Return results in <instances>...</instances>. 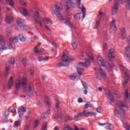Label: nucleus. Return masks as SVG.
Returning <instances> with one entry per match:
<instances>
[{
    "label": "nucleus",
    "mask_w": 130,
    "mask_h": 130,
    "mask_svg": "<svg viewBox=\"0 0 130 130\" xmlns=\"http://www.w3.org/2000/svg\"><path fill=\"white\" fill-rule=\"evenodd\" d=\"M28 78L26 76H23L22 77V82L21 84L23 87V93H25L29 98H33L34 96V86L28 85L27 86V79Z\"/></svg>",
    "instance_id": "f257e3e1"
},
{
    "label": "nucleus",
    "mask_w": 130,
    "mask_h": 130,
    "mask_svg": "<svg viewBox=\"0 0 130 130\" xmlns=\"http://www.w3.org/2000/svg\"><path fill=\"white\" fill-rule=\"evenodd\" d=\"M117 105L120 109V111L117 110L116 109H114V115H118L119 114L122 117L124 118L125 117L124 112H126L128 110L127 106L122 101L117 102Z\"/></svg>",
    "instance_id": "f03ea898"
},
{
    "label": "nucleus",
    "mask_w": 130,
    "mask_h": 130,
    "mask_svg": "<svg viewBox=\"0 0 130 130\" xmlns=\"http://www.w3.org/2000/svg\"><path fill=\"white\" fill-rule=\"evenodd\" d=\"M74 58L71 56H68L64 52H63V55L61 56V61L63 62H59L57 63V66L58 68H61V67H68L70 66V63L73 61Z\"/></svg>",
    "instance_id": "7ed1b4c3"
},
{
    "label": "nucleus",
    "mask_w": 130,
    "mask_h": 130,
    "mask_svg": "<svg viewBox=\"0 0 130 130\" xmlns=\"http://www.w3.org/2000/svg\"><path fill=\"white\" fill-rule=\"evenodd\" d=\"M61 4L60 3L56 4L55 7L52 8L51 11L53 12L57 18L60 20V21H66V19L62 17V15L60 13V11H62V8L60 7Z\"/></svg>",
    "instance_id": "20e7f679"
},
{
    "label": "nucleus",
    "mask_w": 130,
    "mask_h": 130,
    "mask_svg": "<svg viewBox=\"0 0 130 130\" xmlns=\"http://www.w3.org/2000/svg\"><path fill=\"white\" fill-rule=\"evenodd\" d=\"M74 5H75V3L73 2V0H67L64 4V7H67L65 11L66 18L67 20H72V15L69 14V10L74 8Z\"/></svg>",
    "instance_id": "39448f33"
},
{
    "label": "nucleus",
    "mask_w": 130,
    "mask_h": 130,
    "mask_svg": "<svg viewBox=\"0 0 130 130\" xmlns=\"http://www.w3.org/2000/svg\"><path fill=\"white\" fill-rule=\"evenodd\" d=\"M119 68L120 71L124 72L125 76L124 79L125 81L123 83V86H126V84H127L129 81V76H128V73H129V71H128V70H127V69L122 65H120Z\"/></svg>",
    "instance_id": "423d86ee"
},
{
    "label": "nucleus",
    "mask_w": 130,
    "mask_h": 130,
    "mask_svg": "<svg viewBox=\"0 0 130 130\" xmlns=\"http://www.w3.org/2000/svg\"><path fill=\"white\" fill-rule=\"evenodd\" d=\"M81 114H82V116H85V117H88V116H96L97 115V113L93 112H91L87 110H83Z\"/></svg>",
    "instance_id": "0eeeda50"
},
{
    "label": "nucleus",
    "mask_w": 130,
    "mask_h": 130,
    "mask_svg": "<svg viewBox=\"0 0 130 130\" xmlns=\"http://www.w3.org/2000/svg\"><path fill=\"white\" fill-rule=\"evenodd\" d=\"M80 67H85V68H89L91 66V61L89 59H85L84 62H79L78 63Z\"/></svg>",
    "instance_id": "6e6552de"
},
{
    "label": "nucleus",
    "mask_w": 130,
    "mask_h": 130,
    "mask_svg": "<svg viewBox=\"0 0 130 130\" xmlns=\"http://www.w3.org/2000/svg\"><path fill=\"white\" fill-rule=\"evenodd\" d=\"M98 63L100 67H106V61L101 56H98Z\"/></svg>",
    "instance_id": "1a4fd4ad"
},
{
    "label": "nucleus",
    "mask_w": 130,
    "mask_h": 130,
    "mask_svg": "<svg viewBox=\"0 0 130 130\" xmlns=\"http://www.w3.org/2000/svg\"><path fill=\"white\" fill-rule=\"evenodd\" d=\"M14 111H16V109H15L14 108H13V107H10L8 109V111H6L4 113V118H8L9 117V116L10 115V113L9 112L12 113V112H14Z\"/></svg>",
    "instance_id": "9d476101"
},
{
    "label": "nucleus",
    "mask_w": 130,
    "mask_h": 130,
    "mask_svg": "<svg viewBox=\"0 0 130 130\" xmlns=\"http://www.w3.org/2000/svg\"><path fill=\"white\" fill-rule=\"evenodd\" d=\"M118 9L119 7L118 3H116L115 5H114L112 7V15H116V14H117V12H118Z\"/></svg>",
    "instance_id": "9b49d317"
},
{
    "label": "nucleus",
    "mask_w": 130,
    "mask_h": 130,
    "mask_svg": "<svg viewBox=\"0 0 130 130\" xmlns=\"http://www.w3.org/2000/svg\"><path fill=\"white\" fill-rule=\"evenodd\" d=\"M114 49H111L109 50V60L110 61H112L113 60L114 58H115V56L114 55Z\"/></svg>",
    "instance_id": "f8f14e48"
},
{
    "label": "nucleus",
    "mask_w": 130,
    "mask_h": 130,
    "mask_svg": "<svg viewBox=\"0 0 130 130\" xmlns=\"http://www.w3.org/2000/svg\"><path fill=\"white\" fill-rule=\"evenodd\" d=\"M112 21L111 22V28L113 31H116L117 27H116V20L114 18H112Z\"/></svg>",
    "instance_id": "ddd939ff"
},
{
    "label": "nucleus",
    "mask_w": 130,
    "mask_h": 130,
    "mask_svg": "<svg viewBox=\"0 0 130 130\" xmlns=\"http://www.w3.org/2000/svg\"><path fill=\"white\" fill-rule=\"evenodd\" d=\"M68 78L71 81H79L80 78L79 76H78V74L77 73L74 74L73 75H69Z\"/></svg>",
    "instance_id": "4468645a"
},
{
    "label": "nucleus",
    "mask_w": 130,
    "mask_h": 130,
    "mask_svg": "<svg viewBox=\"0 0 130 130\" xmlns=\"http://www.w3.org/2000/svg\"><path fill=\"white\" fill-rule=\"evenodd\" d=\"M27 111V109L26 108L21 106L19 108H18V112L19 114V117H21L23 114H24V112H26Z\"/></svg>",
    "instance_id": "2eb2a0df"
},
{
    "label": "nucleus",
    "mask_w": 130,
    "mask_h": 130,
    "mask_svg": "<svg viewBox=\"0 0 130 130\" xmlns=\"http://www.w3.org/2000/svg\"><path fill=\"white\" fill-rule=\"evenodd\" d=\"M21 78H19L15 82V88L16 91H20L21 89Z\"/></svg>",
    "instance_id": "dca6fc26"
},
{
    "label": "nucleus",
    "mask_w": 130,
    "mask_h": 130,
    "mask_svg": "<svg viewBox=\"0 0 130 130\" xmlns=\"http://www.w3.org/2000/svg\"><path fill=\"white\" fill-rule=\"evenodd\" d=\"M14 85V78L13 77H11L10 79L8 81V89L9 90H11L12 89V87Z\"/></svg>",
    "instance_id": "f3484780"
},
{
    "label": "nucleus",
    "mask_w": 130,
    "mask_h": 130,
    "mask_svg": "<svg viewBox=\"0 0 130 130\" xmlns=\"http://www.w3.org/2000/svg\"><path fill=\"white\" fill-rule=\"evenodd\" d=\"M0 45L2 47H6L5 46L6 45V41H5V39L1 35H0Z\"/></svg>",
    "instance_id": "a211bd4d"
},
{
    "label": "nucleus",
    "mask_w": 130,
    "mask_h": 130,
    "mask_svg": "<svg viewBox=\"0 0 130 130\" xmlns=\"http://www.w3.org/2000/svg\"><path fill=\"white\" fill-rule=\"evenodd\" d=\"M113 68H115V66H114V64H108L106 67L107 71L110 72H112Z\"/></svg>",
    "instance_id": "6ab92c4d"
},
{
    "label": "nucleus",
    "mask_w": 130,
    "mask_h": 130,
    "mask_svg": "<svg viewBox=\"0 0 130 130\" xmlns=\"http://www.w3.org/2000/svg\"><path fill=\"white\" fill-rule=\"evenodd\" d=\"M20 12L21 14H22V15H23V16H24V17H27V16H28V11H27V10H26V9L21 8L20 10Z\"/></svg>",
    "instance_id": "aec40b11"
},
{
    "label": "nucleus",
    "mask_w": 130,
    "mask_h": 130,
    "mask_svg": "<svg viewBox=\"0 0 130 130\" xmlns=\"http://www.w3.org/2000/svg\"><path fill=\"white\" fill-rule=\"evenodd\" d=\"M50 115V110H48L47 112H46L45 113L42 114L41 115V117L42 118H46L48 117Z\"/></svg>",
    "instance_id": "412c9836"
},
{
    "label": "nucleus",
    "mask_w": 130,
    "mask_h": 130,
    "mask_svg": "<svg viewBox=\"0 0 130 130\" xmlns=\"http://www.w3.org/2000/svg\"><path fill=\"white\" fill-rule=\"evenodd\" d=\"M100 71H101V75L102 76L103 79L106 80L107 79V75H106V72L104 71L102 68L99 69Z\"/></svg>",
    "instance_id": "4be33fe9"
},
{
    "label": "nucleus",
    "mask_w": 130,
    "mask_h": 130,
    "mask_svg": "<svg viewBox=\"0 0 130 130\" xmlns=\"http://www.w3.org/2000/svg\"><path fill=\"white\" fill-rule=\"evenodd\" d=\"M6 22L7 24H11L13 22V17L10 15H7L6 16Z\"/></svg>",
    "instance_id": "5701e85b"
},
{
    "label": "nucleus",
    "mask_w": 130,
    "mask_h": 130,
    "mask_svg": "<svg viewBox=\"0 0 130 130\" xmlns=\"http://www.w3.org/2000/svg\"><path fill=\"white\" fill-rule=\"evenodd\" d=\"M21 123H22V121L20 119L16 121L13 125V127H19L21 126Z\"/></svg>",
    "instance_id": "b1692460"
},
{
    "label": "nucleus",
    "mask_w": 130,
    "mask_h": 130,
    "mask_svg": "<svg viewBox=\"0 0 130 130\" xmlns=\"http://www.w3.org/2000/svg\"><path fill=\"white\" fill-rule=\"evenodd\" d=\"M9 40L11 43H18L19 42V39L16 37L10 38Z\"/></svg>",
    "instance_id": "393cba45"
},
{
    "label": "nucleus",
    "mask_w": 130,
    "mask_h": 130,
    "mask_svg": "<svg viewBox=\"0 0 130 130\" xmlns=\"http://www.w3.org/2000/svg\"><path fill=\"white\" fill-rule=\"evenodd\" d=\"M121 31H122L121 38L122 40H124V39L126 38V33L125 32V28H123Z\"/></svg>",
    "instance_id": "a878e982"
},
{
    "label": "nucleus",
    "mask_w": 130,
    "mask_h": 130,
    "mask_svg": "<svg viewBox=\"0 0 130 130\" xmlns=\"http://www.w3.org/2000/svg\"><path fill=\"white\" fill-rule=\"evenodd\" d=\"M74 18L76 21H80L81 18H82V13H79L77 14L74 16Z\"/></svg>",
    "instance_id": "bb28decb"
},
{
    "label": "nucleus",
    "mask_w": 130,
    "mask_h": 130,
    "mask_svg": "<svg viewBox=\"0 0 130 130\" xmlns=\"http://www.w3.org/2000/svg\"><path fill=\"white\" fill-rule=\"evenodd\" d=\"M49 100H50L49 96H48V95H46L45 98V102L47 106H49L50 105V101H49Z\"/></svg>",
    "instance_id": "cd10ccee"
},
{
    "label": "nucleus",
    "mask_w": 130,
    "mask_h": 130,
    "mask_svg": "<svg viewBox=\"0 0 130 130\" xmlns=\"http://www.w3.org/2000/svg\"><path fill=\"white\" fill-rule=\"evenodd\" d=\"M106 127L107 129L112 130L114 128L113 125L109 123H106Z\"/></svg>",
    "instance_id": "c85d7f7f"
},
{
    "label": "nucleus",
    "mask_w": 130,
    "mask_h": 130,
    "mask_svg": "<svg viewBox=\"0 0 130 130\" xmlns=\"http://www.w3.org/2000/svg\"><path fill=\"white\" fill-rule=\"evenodd\" d=\"M125 101H129L130 100V94L128 93V91L126 90L125 93Z\"/></svg>",
    "instance_id": "c756f323"
},
{
    "label": "nucleus",
    "mask_w": 130,
    "mask_h": 130,
    "mask_svg": "<svg viewBox=\"0 0 130 130\" xmlns=\"http://www.w3.org/2000/svg\"><path fill=\"white\" fill-rule=\"evenodd\" d=\"M108 98L110 100L111 102H114V99L113 98V95L111 94V92L110 91L109 92L108 94Z\"/></svg>",
    "instance_id": "7c9ffc66"
},
{
    "label": "nucleus",
    "mask_w": 130,
    "mask_h": 130,
    "mask_svg": "<svg viewBox=\"0 0 130 130\" xmlns=\"http://www.w3.org/2000/svg\"><path fill=\"white\" fill-rule=\"evenodd\" d=\"M42 22H44V23H47V24H50V25H52V21L50 20V19L48 18H45L44 19H42Z\"/></svg>",
    "instance_id": "2f4dec72"
},
{
    "label": "nucleus",
    "mask_w": 130,
    "mask_h": 130,
    "mask_svg": "<svg viewBox=\"0 0 130 130\" xmlns=\"http://www.w3.org/2000/svg\"><path fill=\"white\" fill-rule=\"evenodd\" d=\"M49 59V57L46 56L45 58L42 57H39L38 58V61L40 62L41 61H45L46 60H48Z\"/></svg>",
    "instance_id": "473e14b6"
},
{
    "label": "nucleus",
    "mask_w": 130,
    "mask_h": 130,
    "mask_svg": "<svg viewBox=\"0 0 130 130\" xmlns=\"http://www.w3.org/2000/svg\"><path fill=\"white\" fill-rule=\"evenodd\" d=\"M18 38L21 42H25L26 41V38L24 37L23 35H20Z\"/></svg>",
    "instance_id": "72a5a7b5"
},
{
    "label": "nucleus",
    "mask_w": 130,
    "mask_h": 130,
    "mask_svg": "<svg viewBox=\"0 0 130 130\" xmlns=\"http://www.w3.org/2000/svg\"><path fill=\"white\" fill-rule=\"evenodd\" d=\"M83 117V115L82 114V113H79L78 114V115H75L74 116V119H75V120L78 121L79 120V119L80 118V117Z\"/></svg>",
    "instance_id": "f704fd0d"
},
{
    "label": "nucleus",
    "mask_w": 130,
    "mask_h": 130,
    "mask_svg": "<svg viewBox=\"0 0 130 130\" xmlns=\"http://www.w3.org/2000/svg\"><path fill=\"white\" fill-rule=\"evenodd\" d=\"M81 84L83 87V89H85V90H87L88 86V84L87 83L81 81Z\"/></svg>",
    "instance_id": "c9c22d12"
},
{
    "label": "nucleus",
    "mask_w": 130,
    "mask_h": 130,
    "mask_svg": "<svg viewBox=\"0 0 130 130\" xmlns=\"http://www.w3.org/2000/svg\"><path fill=\"white\" fill-rule=\"evenodd\" d=\"M81 11L83 15L82 19H84L86 17V8L85 7L81 8Z\"/></svg>",
    "instance_id": "e433bc0d"
},
{
    "label": "nucleus",
    "mask_w": 130,
    "mask_h": 130,
    "mask_svg": "<svg viewBox=\"0 0 130 130\" xmlns=\"http://www.w3.org/2000/svg\"><path fill=\"white\" fill-rule=\"evenodd\" d=\"M77 71L79 76H83V74L82 73V72H83V71L84 70L82 68H77Z\"/></svg>",
    "instance_id": "4c0bfd02"
},
{
    "label": "nucleus",
    "mask_w": 130,
    "mask_h": 130,
    "mask_svg": "<svg viewBox=\"0 0 130 130\" xmlns=\"http://www.w3.org/2000/svg\"><path fill=\"white\" fill-rule=\"evenodd\" d=\"M16 60L15 59V58L13 56H12L10 57L9 60V62L11 63V64H15Z\"/></svg>",
    "instance_id": "58836bf2"
},
{
    "label": "nucleus",
    "mask_w": 130,
    "mask_h": 130,
    "mask_svg": "<svg viewBox=\"0 0 130 130\" xmlns=\"http://www.w3.org/2000/svg\"><path fill=\"white\" fill-rule=\"evenodd\" d=\"M35 23H36V24H37L38 25H39V26H40V27H42V26H43L42 25V22H41V21H40V20H39V19H35Z\"/></svg>",
    "instance_id": "ea45409f"
},
{
    "label": "nucleus",
    "mask_w": 130,
    "mask_h": 130,
    "mask_svg": "<svg viewBox=\"0 0 130 130\" xmlns=\"http://www.w3.org/2000/svg\"><path fill=\"white\" fill-rule=\"evenodd\" d=\"M21 62L24 67H26L27 66V58H23Z\"/></svg>",
    "instance_id": "a19ab883"
},
{
    "label": "nucleus",
    "mask_w": 130,
    "mask_h": 130,
    "mask_svg": "<svg viewBox=\"0 0 130 130\" xmlns=\"http://www.w3.org/2000/svg\"><path fill=\"white\" fill-rule=\"evenodd\" d=\"M34 17L35 18V20H38V19H39L40 18L39 12H35Z\"/></svg>",
    "instance_id": "79ce46f5"
},
{
    "label": "nucleus",
    "mask_w": 130,
    "mask_h": 130,
    "mask_svg": "<svg viewBox=\"0 0 130 130\" xmlns=\"http://www.w3.org/2000/svg\"><path fill=\"white\" fill-rule=\"evenodd\" d=\"M2 2L4 0H1ZM6 2H9L10 3L8 4L9 6H10L11 8H14V2H13V0H6Z\"/></svg>",
    "instance_id": "37998d69"
},
{
    "label": "nucleus",
    "mask_w": 130,
    "mask_h": 130,
    "mask_svg": "<svg viewBox=\"0 0 130 130\" xmlns=\"http://www.w3.org/2000/svg\"><path fill=\"white\" fill-rule=\"evenodd\" d=\"M44 51V49L42 48L38 50V49L35 50V53L37 54V53H41V52H43Z\"/></svg>",
    "instance_id": "c03bdc74"
},
{
    "label": "nucleus",
    "mask_w": 130,
    "mask_h": 130,
    "mask_svg": "<svg viewBox=\"0 0 130 130\" xmlns=\"http://www.w3.org/2000/svg\"><path fill=\"white\" fill-rule=\"evenodd\" d=\"M25 23V21L22 19H18L17 21L18 25H23Z\"/></svg>",
    "instance_id": "a18cd8bd"
},
{
    "label": "nucleus",
    "mask_w": 130,
    "mask_h": 130,
    "mask_svg": "<svg viewBox=\"0 0 130 130\" xmlns=\"http://www.w3.org/2000/svg\"><path fill=\"white\" fill-rule=\"evenodd\" d=\"M125 53H126V54H125L126 57L127 54H128V55L130 56V47H129V46L126 48Z\"/></svg>",
    "instance_id": "49530a36"
},
{
    "label": "nucleus",
    "mask_w": 130,
    "mask_h": 130,
    "mask_svg": "<svg viewBox=\"0 0 130 130\" xmlns=\"http://www.w3.org/2000/svg\"><path fill=\"white\" fill-rule=\"evenodd\" d=\"M68 129V130H73L72 127H70V126L67 124H64V127L63 130Z\"/></svg>",
    "instance_id": "de8ad7c7"
},
{
    "label": "nucleus",
    "mask_w": 130,
    "mask_h": 130,
    "mask_svg": "<svg viewBox=\"0 0 130 130\" xmlns=\"http://www.w3.org/2000/svg\"><path fill=\"white\" fill-rule=\"evenodd\" d=\"M42 130H47V122H45L43 125Z\"/></svg>",
    "instance_id": "09e8293b"
},
{
    "label": "nucleus",
    "mask_w": 130,
    "mask_h": 130,
    "mask_svg": "<svg viewBox=\"0 0 130 130\" xmlns=\"http://www.w3.org/2000/svg\"><path fill=\"white\" fill-rule=\"evenodd\" d=\"M6 31H7V35H8V36H10L12 32V28H11V27H9L7 29Z\"/></svg>",
    "instance_id": "8fccbe9b"
},
{
    "label": "nucleus",
    "mask_w": 130,
    "mask_h": 130,
    "mask_svg": "<svg viewBox=\"0 0 130 130\" xmlns=\"http://www.w3.org/2000/svg\"><path fill=\"white\" fill-rule=\"evenodd\" d=\"M8 49V47H4L3 48H0V54H2L3 52H4V50H7Z\"/></svg>",
    "instance_id": "3c124183"
},
{
    "label": "nucleus",
    "mask_w": 130,
    "mask_h": 130,
    "mask_svg": "<svg viewBox=\"0 0 130 130\" xmlns=\"http://www.w3.org/2000/svg\"><path fill=\"white\" fill-rule=\"evenodd\" d=\"M81 0H77L76 5L78 9H81V7H80V6H81Z\"/></svg>",
    "instance_id": "603ef678"
},
{
    "label": "nucleus",
    "mask_w": 130,
    "mask_h": 130,
    "mask_svg": "<svg viewBox=\"0 0 130 130\" xmlns=\"http://www.w3.org/2000/svg\"><path fill=\"white\" fill-rule=\"evenodd\" d=\"M72 46L73 49H76L78 47V44L76 42H73L72 44Z\"/></svg>",
    "instance_id": "864d4df0"
},
{
    "label": "nucleus",
    "mask_w": 130,
    "mask_h": 130,
    "mask_svg": "<svg viewBox=\"0 0 130 130\" xmlns=\"http://www.w3.org/2000/svg\"><path fill=\"white\" fill-rule=\"evenodd\" d=\"M9 72H10V67H7L5 71L6 76H8V75H9Z\"/></svg>",
    "instance_id": "5fc2aeb1"
},
{
    "label": "nucleus",
    "mask_w": 130,
    "mask_h": 130,
    "mask_svg": "<svg viewBox=\"0 0 130 130\" xmlns=\"http://www.w3.org/2000/svg\"><path fill=\"white\" fill-rule=\"evenodd\" d=\"M124 127L125 130H130V126L126 123L124 124Z\"/></svg>",
    "instance_id": "6e6d98bb"
},
{
    "label": "nucleus",
    "mask_w": 130,
    "mask_h": 130,
    "mask_svg": "<svg viewBox=\"0 0 130 130\" xmlns=\"http://www.w3.org/2000/svg\"><path fill=\"white\" fill-rule=\"evenodd\" d=\"M20 3L22 6H26L27 5V3H26V0H20Z\"/></svg>",
    "instance_id": "4d7b16f0"
},
{
    "label": "nucleus",
    "mask_w": 130,
    "mask_h": 130,
    "mask_svg": "<svg viewBox=\"0 0 130 130\" xmlns=\"http://www.w3.org/2000/svg\"><path fill=\"white\" fill-rule=\"evenodd\" d=\"M88 107H92V105L90 106L89 104H86L84 105V107L83 108V110H86L87 109V108H88Z\"/></svg>",
    "instance_id": "13d9d810"
},
{
    "label": "nucleus",
    "mask_w": 130,
    "mask_h": 130,
    "mask_svg": "<svg viewBox=\"0 0 130 130\" xmlns=\"http://www.w3.org/2000/svg\"><path fill=\"white\" fill-rule=\"evenodd\" d=\"M87 56L91 60H94V58H93V54L92 53L87 54Z\"/></svg>",
    "instance_id": "bf43d9fd"
},
{
    "label": "nucleus",
    "mask_w": 130,
    "mask_h": 130,
    "mask_svg": "<svg viewBox=\"0 0 130 130\" xmlns=\"http://www.w3.org/2000/svg\"><path fill=\"white\" fill-rule=\"evenodd\" d=\"M39 123V121L38 120H36L34 124V128H36L37 127V126L38 125V123Z\"/></svg>",
    "instance_id": "052dcab7"
},
{
    "label": "nucleus",
    "mask_w": 130,
    "mask_h": 130,
    "mask_svg": "<svg viewBox=\"0 0 130 130\" xmlns=\"http://www.w3.org/2000/svg\"><path fill=\"white\" fill-rule=\"evenodd\" d=\"M65 24L67 26H69V27H72L73 26V24H72V23H71V22H70V21L65 22Z\"/></svg>",
    "instance_id": "680f3d73"
},
{
    "label": "nucleus",
    "mask_w": 130,
    "mask_h": 130,
    "mask_svg": "<svg viewBox=\"0 0 130 130\" xmlns=\"http://www.w3.org/2000/svg\"><path fill=\"white\" fill-rule=\"evenodd\" d=\"M34 73H35L34 70V69H30V76H31V77H33L34 76Z\"/></svg>",
    "instance_id": "e2e57ef3"
},
{
    "label": "nucleus",
    "mask_w": 130,
    "mask_h": 130,
    "mask_svg": "<svg viewBox=\"0 0 130 130\" xmlns=\"http://www.w3.org/2000/svg\"><path fill=\"white\" fill-rule=\"evenodd\" d=\"M13 43L10 42L9 45L8 46L9 49H14V47H13Z\"/></svg>",
    "instance_id": "0e129e2a"
},
{
    "label": "nucleus",
    "mask_w": 130,
    "mask_h": 130,
    "mask_svg": "<svg viewBox=\"0 0 130 130\" xmlns=\"http://www.w3.org/2000/svg\"><path fill=\"white\" fill-rule=\"evenodd\" d=\"M62 117V115L60 116H55L53 117L54 119H58V118H61Z\"/></svg>",
    "instance_id": "69168bd1"
},
{
    "label": "nucleus",
    "mask_w": 130,
    "mask_h": 130,
    "mask_svg": "<svg viewBox=\"0 0 130 130\" xmlns=\"http://www.w3.org/2000/svg\"><path fill=\"white\" fill-rule=\"evenodd\" d=\"M55 106H56V109H58L59 108V102H56Z\"/></svg>",
    "instance_id": "338daca9"
},
{
    "label": "nucleus",
    "mask_w": 130,
    "mask_h": 130,
    "mask_svg": "<svg viewBox=\"0 0 130 130\" xmlns=\"http://www.w3.org/2000/svg\"><path fill=\"white\" fill-rule=\"evenodd\" d=\"M100 24V22L99 21L96 22V23H95V27H94V29H97L98 27H99Z\"/></svg>",
    "instance_id": "774afa93"
}]
</instances>
